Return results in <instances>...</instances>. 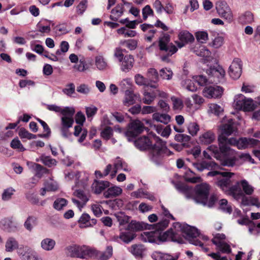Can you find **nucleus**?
I'll list each match as a JSON object with an SVG mask.
<instances>
[{"label":"nucleus","mask_w":260,"mask_h":260,"mask_svg":"<svg viewBox=\"0 0 260 260\" xmlns=\"http://www.w3.org/2000/svg\"><path fill=\"white\" fill-rule=\"evenodd\" d=\"M173 72L170 69L163 68L159 71V76L163 79L170 80L172 78Z\"/></svg>","instance_id":"obj_53"},{"label":"nucleus","mask_w":260,"mask_h":260,"mask_svg":"<svg viewBox=\"0 0 260 260\" xmlns=\"http://www.w3.org/2000/svg\"><path fill=\"white\" fill-rule=\"evenodd\" d=\"M40 159L44 165L48 167H51L53 166L56 165L57 162L56 160L54 158H52L51 156L44 155H42L40 157Z\"/></svg>","instance_id":"obj_45"},{"label":"nucleus","mask_w":260,"mask_h":260,"mask_svg":"<svg viewBox=\"0 0 260 260\" xmlns=\"http://www.w3.org/2000/svg\"><path fill=\"white\" fill-rule=\"evenodd\" d=\"M122 90L124 91V99L123 104L127 107L134 104L136 101H141V99L139 94H135L131 84L126 80H123L121 83Z\"/></svg>","instance_id":"obj_6"},{"label":"nucleus","mask_w":260,"mask_h":260,"mask_svg":"<svg viewBox=\"0 0 260 260\" xmlns=\"http://www.w3.org/2000/svg\"><path fill=\"white\" fill-rule=\"evenodd\" d=\"M15 191V190L12 187H9L5 189L2 196V200L5 201H9L12 198Z\"/></svg>","instance_id":"obj_52"},{"label":"nucleus","mask_w":260,"mask_h":260,"mask_svg":"<svg viewBox=\"0 0 260 260\" xmlns=\"http://www.w3.org/2000/svg\"><path fill=\"white\" fill-rule=\"evenodd\" d=\"M235 174L232 172L219 171H210L207 174V176L214 177V181L215 185L223 192L228 189V187L232 184L231 178Z\"/></svg>","instance_id":"obj_5"},{"label":"nucleus","mask_w":260,"mask_h":260,"mask_svg":"<svg viewBox=\"0 0 260 260\" xmlns=\"http://www.w3.org/2000/svg\"><path fill=\"white\" fill-rule=\"evenodd\" d=\"M136 237V234L131 232L121 233L119 236L120 239L126 243H128Z\"/></svg>","instance_id":"obj_40"},{"label":"nucleus","mask_w":260,"mask_h":260,"mask_svg":"<svg viewBox=\"0 0 260 260\" xmlns=\"http://www.w3.org/2000/svg\"><path fill=\"white\" fill-rule=\"evenodd\" d=\"M143 95L144 97L142 101L143 103L147 105H150L156 98V94L154 91H152V92L145 91Z\"/></svg>","instance_id":"obj_37"},{"label":"nucleus","mask_w":260,"mask_h":260,"mask_svg":"<svg viewBox=\"0 0 260 260\" xmlns=\"http://www.w3.org/2000/svg\"><path fill=\"white\" fill-rule=\"evenodd\" d=\"M217 248L222 253L229 254L232 252L230 246L224 242H221Z\"/></svg>","instance_id":"obj_57"},{"label":"nucleus","mask_w":260,"mask_h":260,"mask_svg":"<svg viewBox=\"0 0 260 260\" xmlns=\"http://www.w3.org/2000/svg\"><path fill=\"white\" fill-rule=\"evenodd\" d=\"M169 224L168 219L160 220L156 224H149L143 222H137L132 220L127 225V230L131 231H139L144 229L152 230L150 232H144L141 234V240L145 242L155 243L170 241L177 243H182L183 239L176 231H173L171 228L165 232H162Z\"/></svg>","instance_id":"obj_1"},{"label":"nucleus","mask_w":260,"mask_h":260,"mask_svg":"<svg viewBox=\"0 0 260 260\" xmlns=\"http://www.w3.org/2000/svg\"><path fill=\"white\" fill-rule=\"evenodd\" d=\"M67 204V201L63 198L56 199L53 203V207L56 210H59L66 206Z\"/></svg>","instance_id":"obj_55"},{"label":"nucleus","mask_w":260,"mask_h":260,"mask_svg":"<svg viewBox=\"0 0 260 260\" xmlns=\"http://www.w3.org/2000/svg\"><path fill=\"white\" fill-rule=\"evenodd\" d=\"M6 251L7 252H12L15 249H18L19 245L18 242L13 237H10L6 242Z\"/></svg>","instance_id":"obj_35"},{"label":"nucleus","mask_w":260,"mask_h":260,"mask_svg":"<svg viewBox=\"0 0 260 260\" xmlns=\"http://www.w3.org/2000/svg\"><path fill=\"white\" fill-rule=\"evenodd\" d=\"M236 105L244 111H252L255 109L253 100L251 99H247L243 95H241L240 99L237 101Z\"/></svg>","instance_id":"obj_17"},{"label":"nucleus","mask_w":260,"mask_h":260,"mask_svg":"<svg viewBox=\"0 0 260 260\" xmlns=\"http://www.w3.org/2000/svg\"><path fill=\"white\" fill-rule=\"evenodd\" d=\"M171 37L167 33H162L159 38L158 47L160 51V56L161 60L168 62L169 57L178 50L177 48L170 42Z\"/></svg>","instance_id":"obj_3"},{"label":"nucleus","mask_w":260,"mask_h":260,"mask_svg":"<svg viewBox=\"0 0 260 260\" xmlns=\"http://www.w3.org/2000/svg\"><path fill=\"white\" fill-rule=\"evenodd\" d=\"M209 110L211 113L217 116L223 111V109L216 104H210L209 105Z\"/></svg>","instance_id":"obj_62"},{"label":"nucleus","mask_w":260,"mask_h":260,"mask_svg":"<svg viewBox=\"0 0 260 260\" xmlns=\"http://www.w3.org/2000/svg\"><path fill=\"white\" fill-rule=\"evenodd\" d=\"M1 228L7 232H14L17 230L16 223L12 220V218H5L0 222Z\"/></svg>","instance_id":"obj_21"},{"label":"nucleus","mask_w":260,"mask_h":260,"mask_svg":"<svg viewBox=\"0 0 260 260\" xmlns=\"http://www.w3.org/2000/svg\"><path fill=\"white\" fill-rule=\"evenodd\" d=\"M37 218L36 217L34 216H29L24 223L25 228L29 231H31L33 226L37 224Z\"/></svg>","instance_id":"obj_41"},{"label":"nucleus","mask_w":260,"mask_h":260,"mask_svg":"<svg viewBox=\"0 0 260 260\" xmlns=\"http://www.w3.org/2000/svg\"><path fill=\"white\" fill-rule=\"evenodd\" d=\"M151 257L154 260H177L178 259V257H175L171 255L159 251L153 252Z\"/></svg>","instance_id":"obj_32"},{"label":"nucleus","mask_w":260,"mask_h":260,"mask_svg":"<svg viewBox=\"0 0 260 260\" xmlns=\"http://www.w3.org/2000/svg\"><path fill=\"white\" fill-rule=\"evenodd\" d=\"M78 253L79 254L80 256L77 258L82 259H88L92 258V248L88 246L85 245H79L77 244Z\"/></svg>","instance_id":"obj_22"},{"label":"nucleus","mask_w":260,"mask_h":260,"mask_svg":"<svg viewBox=\"0 0 260 260\" xmlns=\"http://www.w3.org/2000/svg\"><path fill=\"white\" fill-rule=\"evenodd\" d=\"M196 54L197 55L203 57L202 62L204 63H207L213 59L211 56V52L205 46H201L198 50H196Z\"/></svg>","instance_id":"obj_24"},{"label":"nucleus","mask_w":260,"mask_h":260,"mask_svg":"<svg viewBox=\"0 0 260 260\" xmlns=\"http://www.w3.org/2000/svg\"><path fill=\"white\" fill-rule=\"evenodd\" d=\"M153 118L157 121L167 124L170 121L171 117L167 114L155 113L153 115Z\"/></svg>","instance_id":"obj_38"},{"label":"nucleus","mask_w":260,"mask_h":260,"mask_svg":"<svg viewBox=\"0 0 260 260\" xmlns=\"http://www.w3.org/2000/svg\"><path fill=\"white\" fill-rule=\"evenodd\" d=\"M95 65L98 69L103 70L106 68L107 63L103 56H98L95 58Z\"/></svg>","instance_id":"obj_58"},{"label":"nucleus","mask_w":260,"mask_h":260,"mask_svg":"<svg viewBox=\"0 0 260 260\" xmlns=\"http://www.w3.org/2000/svg\"><path fill=\"white\" fill-rule=\"evenodd\" d=\"M156 144H154L153 150L150 152L149 157L151 161L156 164L161 162L165 156H170L173 152L166 146V143L158 137L155 136Z\"/></svg>","instance_id":"obj_4"},{"label":"nucleus","mask_w":260,"mask_h":260,"mask_svg":"<svg viewBox=\"0 0 260 260\" xmlns=\"http://www.w3.org/2000/svg\"><path fill=\"white\" fill-rule=\"evenodd\" d=\"M191 137L185 134H178L175 136V140L179 142H182L183 143V145L185 143L188 142L190 140Z\"/></svg>","instance_id":"obj_59"},{"label":"nucleus","mask_w":260,"mask_h":260,"mask_svg":"<svg viewBox=\"0 0 260 260\" xmlns=\"http://www.w3.org/2000/svg\"><path fill=\"white\" fill-rule=\"evenodd\" d=\"M216 9L219 15L229 21L233 19V14L230 7L224 1L218 2L216 3Z\"/></svg>","instance_id":"obj_13"},{"label":"nucleus","mask_w":260,"mask_h":260,"mask_svg":"<svg viewBox=\"0 0 260 260\" xmlns=\"http://www.w3.org/2000/svg\"><path fill=\"white\" fill-rule=\"evenodd\" d=\"M178 37L180 41L178 44L179 48L183 47L186 44L192 43L194 40L193 36L186 30L181 31L178 35Z\"/></svg>","instance_id":"obj_19"},{"label":"nucleus","mask_w":260,"mask_h":260,"mask_svg":"<svg viewBox=\"0 0 260 260\" xmlns=\"http://www.w3.org/2000/svg\"><path fill=\"white\" fill-rule=\"evenodd\" d=\"M87 7V0H82L77 6V13L82 15Z\"/></svg>","instance_id":"obj_61"},{"label":"nucleus","mask_w":260,"mask_h":260,"mask_svg":"<svg viewBox=\"0 0 260 260\" xmlns=\"http://www.w3.org/2000/svg\"><path fill=\"white\" fill-rule=\"evenodd\" d=\"M219 149L221 153L223 155L230 151V146H236L237 145L238 140L234 138H232L228 139L225 136L219 135L218 137Z\"/></svg>","instance_id":"obj_9"},{"label":"nucleus","mask_w":260,"mask_h":260,"mask_svg":"<svg viewBox=\"0 0 260 260\" xmlns=\"http://www.w3.org/2000/svg\"><path fill=\"white\" fill-rule=\"evenodd\" d=\"M205 169H207L208 170H215L217 169H219L221 170H223L222 168L220 167L219 165L213 161H202Z\"/></svg>","instance_id":"obj_47"},{"label":"nucleus","mask_w":260,"mask_h":260,"mask_svg":"<svg viewBox=\"0 0 260 260\" xmlns=\"http://www.w3.org/2000/svg\"><path fill=\"white\" fill-rule=\"evenodd\" d=\"M206 73L209 76V80H210L209 82L216 84L224 80L225 73L224 69L217 63L215 66H210Z\"/></svg>","instance_id":"obj_8"},{"label":"nucleus","mask_w":260,"mask_h":260,"mask_svg":"<svg viewBox=\"0 0 260 260\" xmlns=\"http://www.w3.org/2000/svg\"><path fill=\"white\" fill-rule=\"evenodd\" d=\"M145 249L142 244H134L130 248L129 251L135 256L142 257Z\"/></svg>","instance_id":"obj_34"},{"label":"nucleus","mask_w":260,"mask_h":260,"mask_svg":"<svg viewBox=\"0 0 260 260\" xmlns=\"http://www.w3.org/2000/svg\"><path fill=\"white\" fill-rule=\"evenodd\" d=\"M145 125L140 120H133L128 123L125 133V136L129 141L136 138L145 129Z\"/></svg>","instance_id":"obj_7"},{"label":"nucleus","mask_w":260,"mask_h":260,"mask_svg":"<svg viewBox=\"0 0 260 260\" xmlns=\"http://www.w3.org/2000/svg\"><path fill=\"white\" fill-rule=\"evenodd\" d=\"M171 100L173 104V109L174 110H180L183 107L182 101L178 98L175 96L171 97Z\"/></svg>","instance_id":"obj_60"},{"label":"nucleus","mask_w":260,"mask_h":260,"mask_svg":"<svg viewBox=\"0 0 260 260\" xmlns=\"http://www.w3.org/2000/svg\"><path fill=\"white\" fill-rule=\"evenodd\" d=\"M174 227L173 231H176L180 234L181 237V233L185 235L186 238L188 240L190 243L196 246H199L201 247H203L204 244L201 241L197 239L199 237L202 238L203 240L207 241L208 240V238L206 236H200L198 230L194 227H192L188 224L182 225L179 222H174L173 224ZM183 243L184 242L183 238Z\"/></svg>","instance_id":"obj_2"},{"label":"nucleus","mask_w":260,"mask_h":260,"mask_svg":"<svg viewBox=\"0 0 260 260\" xmlns=\"http://www.w3.org/2000/svg\"><path fill=\"white\" fill-rule=\"evenodd\" d=\"M121 62V70L123 72H127L133 68L134 58L132 55H125Z\"/></svg>","instance_id":"obj_25"},{"label":"nucleus","mask_w":260,"mask_h":260,"mask_svg":"<svg viewBox=\"0 0 260 260\" xmlns=\"http://www.w3.org/2000/svg\"><path fill=\"white\" fill-rule=\"evenodd\" d=\"M55 244V241L49 238L44 239L41 242V248L45 251H51L53 250Z\"/></svg>","instance_id":"obj_33"},{"label":"nucleus","mask_w":260,"mask_h":260,"mask_svg":"<svg viewBox=\"0 0 260 260\" xmlns=\"http://www.w3.org/2000/svg\"><path fill=\"white\" fill-rule=\"evenodd\" d=\"M17 253L22 260H42L35 251L27 246L20 245Z\"/></svg>","instance_id":"obj_11"},{"label":"nucleus","mask_w":260,"mask_h":260,"mask_svg":"<svg viewBox=\"0 0 260 260\" xmlns=\"http://www.w3.org/2000/svg\"><path fill=\"white\" fill-rule=\"evenodd\" d=\"M154 14L153 10L151 8L150 6L148 5L145 6L142 9V15L144 20H146L148 16Z\"/></svg>","instance_id":"obj_63"},{"label":"nucleus","mask_w":260,"mask_h":260,"mask_svg":"<svg viewBox=\"0 0 260 260\" xmlns=\"http://www.w3.org/2000/svg\"><path fill=\"white\" fill-rule=\"evenodd\" d=\"M92 253V258L100 260H108L112 256L113 247L111 245L107 246L104 251H99L93 248Z\"/></svg>","instance_id":"obj_16"},{"label":"nucleus","mask_w":260,"mask_h":260,"mask_svg":"<svg viewBox=\"0 0 260 260\" xmlns=\"http://www.w3.org/2000/svg\"><path fill=\"white\" fill-rule=\"evenodd\" d=\"M35 166L36 171V176L37 177L41 178L43 174L48 173L49 170L41 165L35 164Z\"/></svg>","instance_id":"obj_56"},{"label":"nucleus","mask_w":260,"mask_h":260,"mask_svg":"<svg viewBox=\"0 0 260 260\" xmlns=\"http://www.w3.org/2000/svg\"><path fill=\"white\" fill-rule=\"evenodd\" d=\"M110 182L108 181H99L94 180L92 184V188L95 194H99L106 188L110 185Z\"/></svg>","instance_id":"obj_23"},{"label":"nucleus","mask_w":260,"mask_h":260,"mask_svg":"<svg viewBox=\"0 0 260 260\" xmlns=\"http://www.w3.org/2000/svg\"><path fill=\"white\" fill-rule=\"evenodd\" d=\"M121 44L130 50H134L136 49L138 46V41L135 39H129L124 41Z\"/></svg>","instance_id":"obj_48"},{"label":"nucleus","mask_w":260,"mask_h":260,"mask_svg":"<svg viewBox=\"0 0 260 260\" xmlns=\"http://www.w3.org/2000/svg\"><path fill=\"white\" fill-rule=\"evenodd\" d=\"M101 136L104 140H109L113 136V129L110 126H106L101 133Z\"/></svg>","instance_id":"obj_51"},{"label":"nucleus","mask_w":260,"mask_h":260,"mask_svg":"<svg viewBox=\"0 0 260 260\" xmlns=\"http://www.w3.org/2000/svg\"><path fill=\"white\" fill-rule=\"evenodd\" d=\"M75 109L74 107H66V110L62 111L61 117V126L72 127L74 123V115Z\"/></svg>","instance_id":"obj_10"},{"label":"nucleus","mask_w":260,"mask_h":260,"mask_svg":"<svg viewBox=\"0 0 260 260\" xmlns=\"http://www.w3.org/2000/svg\"><path fill=\"white\" fill-rule=\"evenodd\" d=\"M215 139V134L211 131H208L199 138V140L202 144L208 145L212 143Z\"/></svg>","instance_id":"obj_30"},{"label":"nucleus","mask_w":260,"mask_h":260,"mask_svg":"<svg viewBox=\"0 0 260 260\" xmlns=\"http://www.w3.org/2000/svg\"><path fill=\"white\" fill-rule=\"evenodd\" d=\"M209 193V188L206 184H201L197 186L196 190V200L205 205L207 204Z\"/></svg>","instance_id":"obj_12"},{"label":"nucleus","mask_w":260,"mask_h":260,"mask_svg":"<svg viewBox=\"0 0 260 260\" xmlns=\"http://www.w3.org/2000/svg\"><path fill=\"white\" fill-rule=\"evenodd\" d=\"M242 61L240 58H235L229 67L230 76L234 80L239 78L242 74Z\"/></svg>","instance_id":"obj_14"},{"label":"nucleus","mask_w":260,"mask_h":260,"mask_svg":"<svg viewBox=\"0 0 260 260\" xmlns=\"http://www.w3.org/2000/svg\"><path fill=\"white\" fill-rule=\"evenodd\" d=\"M134 144L140 150H151L150 152L153 150L154 146L150 138L147 136H143L139 138L134 141Z\"/></svg>","instance_id":"obj_15"},{"label":"nucleus","mask_w":260,"mask_h":260,"mask_svg":"<svg viewBox=\"0 0 260 260\" xmlns=\"http://www.w3.org/2000/svg\"><path fill=\"white\" fill-rule=\"evenodd\" d=\"M233 132L234 126L233 123L229 121L228 123L225 124L222 126L221 134L220 135L225 136L227 137L231 135Z\"/></svg>","instance_id":"obj_42"},{"label":"nucleus","mask_w":260,"mask_h":260,"mask_svg":"<svg viewBox=\"0 0 260 260\" xmlns=\"http://www.w3.org/2000/svg\"><path fill=\"white\" fill-rule=\"evenodd\" d=\"M75 91V86L73 83L67 84L62 92L68 96H71Z\"/></svg>","instance_id":"obj_64"},{"label":"nucleus","mask_w":260,"mask_h":260,"mask_svg":"<svg viewBox=\"0 0 260 260\" xmlns=\"http://www.w3.org/2000/svg\"><path fill=\"white\" fill-rule=\"evenodd\" d=\"M18 135L21 139L25 138L28 140L36 139L37 136L36 135L29 133L27 130H26L24 127H21L18 133Z\"/></svg>","instance_id":"obj_44"},{"label":"nucleus","mask_w":260,"mask_h":260,"mask_svg":"<svg viewBox=\"0 0 260 260\" xmlns=\"http://www.w3.org/2000/svg\"><path fill=\"white\" fill-rule=\"evenodd\" d=\"M78 249L77 244H71L66 247L65 252L68 256L77 258L78 256H80L78 253Z\"/></svg>","instance_id":"obj_36"},{"label":"nucleus","mask_w":260,"mask_h":260,"mask_svg":"<svg viewBox=\"0 0 260 260\" xmlns=\"http://www.w3.org/2000/svg\"><path fill=\"white\" fill-rule=\"evenodd\" d=\"M158 73L156 69L151 68L148 71V77L149 78V80L151 81L152 84H156L158 80Z\"/></svg>","instance_id":"obj_43"},{"label":"nucleus","mask_w":260,"mask_h":260,"mask_svg":"<svg viewBox=\"0 0 260 260\" xmlns=\"http://www.w3.org/2000/svg\"><path fill=\"white\" fill-rule=\"evenodd\" d=\"M96 219H90L89 215L87 213H83L79 220V222L84 224L85 227L92 226L96 223Z\"/></svg>","instance_id":"obj_31"},{"label":"nucleus","mask_w":260,"mask_h":260,"mask_svg":"<svg viewBox=\"0 0 260 260\" xmlns=\"http://www.w3.org/2000/svg\"><path fill=\"white\" fill-rule=\"evenodd\" d=\"M243 190L246 194L251 195L253 192V188L250 185L246 180H242L240 181Z\"/></svg>","instance_id":"obj_49"},{"label":"nucleus","mask_w":260,"mask_h":260,"mask_svg":"<svg viewBox=\"0 0 260 260\" xmlns=\"http://www.w3.org/2000/svg\"><path fill=\"white\" fill-rule=\"evenodd\" d=\"M135 82L139 85H144L147 87H151L153 88L157 87L156 84H152L148 79L144 78L140 74H137L135 77Z\"/></svg>","instance_id":"obj_29"},{"label":"nucleus","mask_w":260,"mask_h":260,"mask_svg":"<svg viewBox=\"0 0 260 260\" xmlns=\"http://www.w3.org/2000/svg\"><path fill=\"white\" fill-rule=\"evenodd\" d=\"M219 208L223 212L228 214H231L233 209L232 206L228 204L226 199H221L219 201Z\"/></svg>","instance_id":"obj_39"},{"label":"nucleus","mask_w":260,"mask_h":260,"mask_svg":"<svg viewBox=\"0 0 260 260\" xmlns=\"http://www.w3.org/2000/svg\"><path fill=\"white\" fill-rule=\"evenodd\" d=\"M223 90L220 86L206 87L203 90L205 96L208 98H219L221 96Z\"/></svg>","instance_id":"obj_18"},{"label":"nucleus","mask_w":260,"mask_h":260,"mask_svg":"<svg viewBox=\"0 0 260 260\" xmlns=\"http://www.w3.org/2000/svg\"><path fill=\"white\" fill-rule=\"evenodd\" d=\"M240 182L236 181L234 185L232 184L228 187V189L225 190L224 192L228 195L231 196L234 198H239L243 196V192L240 188Z\"/></svg>","instance_id":"obj_20"},{"label":"nucleus","mask_w":260,"mask_h":260,"mask_svg":"<svg viewBox=\"0 0 260 260\" xmlns=\"http://www.w3.org/2000/svg\"><path fill=\"white\" fill-rule=\"evenodd\" d=\"M195 36L197 41L200 43H205L208 40V35L206 31H197L195 33Z\"/></svg>","instance_id":"obj_46"},{"label":"nucleus","mask_w":260,"mask_h":260,"mask_svg":"<svg viewBox=\"0 0 260 260\" xmlns=\"http://www.w3.org/2000/svg\"><path fill=\"white\" fill-rule=\"evenodd\" d=\"M238 21L243 24H251L254 21L253 14L250 11H246L239 16Z\"/></svg>","instance_id":"obj_28"},{"label":"nucleus","mask_w":260,"mask_h":260,"mask_svg":"<svg viewBox=\"0 0 260 260\" xmlns=\"http://www.w3.org/2000/svg\"><path fill=\"white\" fill-rule=\"evenodd\" d=\"M124 12V7L122 4H117L116 6L112 9L110 16V19L116 22L118 19L123 15Z\"/></svg>","instance_id":"obj_27"},{"label":"nucleus","mask_w":260,"mask_h":260,"mask_svg":"<svg viewBox=\"0 0 260 260\" xmlns=\"http://www.w3.org/2000/svg\"><path fill=\"white\" fill-rule=\"evenodd\" d=\"M188 132L192 136H196L200 129L199 125L196 122H190L187 125Z\"/></svg>","instance_id":"obj_50"},{"label":"nucleus","mask_w":260,"mask_h":260,"mask_svg":"<svg viewBox=\"0 0 260 260\" xmlns=\"http://www.w3.org/2000/svg\"><path fill=\"white\" fill-rule=\"evenodd\" d=\"M122 189L118 186H113L108 187V189L104 191V196L106 199L114 198L119 196L122 193Z\"/></svg>","instance_id":"obj_26"},{"label":"nucleus","mask_w":260,"mask_h":260,"mask_svg":"<svg viewBox=\"0 0 260 260\" xmlns=\"http://www.w3.org/2000/svg\"><path fill=\"white\" fill-rule=\"evenodd\" d=\"M185 85L186 86V88L190 91H196L198 89L197 82H196L194 79H193V80L190 79H186L185 81Z\"/></svg>","instance_id":"obj_54"}]
</instances>
